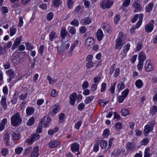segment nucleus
<instances>
[{
	"label": "nucleus",
	"instance_id": "nucleus-1",
	"mask_svg": "<svg viewBox=\"0 0 157 157\" xmlns=\"http://www.w3.org/2000/svg\"><path fill=\"white\" fill-rule=\"evenodd\" d=\"M21 121L22 119L18 112L13 114L11 117V124L13 126L16 127L19 125L21 124Z\"/></svg>",
	"mask_w": 157,
	"mask_h": 157
},
{
	"label": "nucleus",
	"instance_id": "nucleus-2",
	"mask_svg": "<svg viewBox=\"0 0 157 157\" xmlns=\"http://www.w3.org/2000/svg\"><path fill=\"white\" fill-rule=\"evenodd\" d=\"M143 17V14L141 13L140 14L139 21L135 26H133L131 28L130 30L131 33H134L135 32V29L138 28L140 26L142 23Z\"/></svg>",
	"mask_w": 157,
	"mask_h": 157
},
{
	"label": "nucleus",
	"instance_id": "nucleus-3",
	"mask_svg": "<svg viewBox=\"0 0 157 157\" xmlns=\"http://www.w3.org/2000/svg\"><path fill=\"white\" fill-rule=\"evenodd\" d=\"M113 3V2L112 1L104 0L101 4V6L103 9L105 8L109 9L110 8Z\"/></svg>",
	"mask_w": 157,
	"mask_h": 157
},
{
	"label": "nucleus",
	"instance_id": "nucleus-4",
	"mask_svg": "<svg viewBox=\"0 0 157 157\" xmlns=\"http://www.w3.org/2000/svg\"><path fill=\"white\" fill-rule=\"evenodd\" d=\"M154 23V21L153 20H151L150 22H149L145 26L144 29L145 31L148 33L151 32L153 29Z\"/></svg>",
	"mask_w": 157,
	"mask_h": 157
},
{
	"label": "nucleus",
	"instance_id": "nucleus-5",
	"mask_svg": "<svg viewBox=\"0 0 157 157\" xmlns=\"http://www.w3.org/2000/svg\"><path fill=\"white\" fill-rule=\"evenodd\" d=\"M39 134L36 133H34L31 136L30 138L26 140V142L29 144H32L36 140L40 137Z\"/></svg>",
	"mask_w": 157,
	"mask_h": 157
},
{
	"label": "nucleus",
	"instance_id": "nucleus-6",
	"mask_svg": "<svg viewBox=\"0 0 157 157\" xmlns=\"http://www.w3.org/2000/svg\"><path fill=\"white\" fill-rule=\"evenodd\" d=\"M140 0H134V2L132 4V6L136 9L134 10V12H137L141 11L142 7L140 4Z\"/></svg>",
	"mask_w": 157,
	"mask_h": 157
},
{
	"label": "nucleus",
	"instance_id": "nucleus-7",
	"mask_svg": "<svg viewBox=\"0 0 157 157\" xmlns=\"http://www.w3.org/2000/svg\"><path fill=\"white\" fill-rule=\"evenodd\" d=\"M130 46V44L129 43H128L124 47L123 50L122 51L120 55L121 58H122L126 56L127 52L129 50Z\"/></svg>",
	"mask_w": 157,
	"mask_h": 157
},
{
	"label": "nucleus",
	"instance_id": "nucleus-8",
	"mask_svg": "<svg viewBox=\"0 0 157 157\" xmlns=\"http://www.w3.org/2000/svg\"><path fill=\"white\" fill-rule=\"evenodd\" d=\"M6 73L9 75V78L8 79V82H10L15 77V75L14 71L12 69H10L6 71Z\"/></svg>",
	"mask_w": 157,
	"mask_h": 157
},
{
	"label": "nucleus",
	"instance_id": "nucleus-9",
	"mask_svg": "<svg viewBox=\"0 0 157 157\" xmlns=\"http://www.w3.org/2000/svg\"><path fill=\"white\" fill-rule=\"evenodd\" d=\"M10 138V133L9 132L6 131L4 133L3 139L5 142L6 145L7 146L10 145L9 142Z\"/></svg>",
	"mask_w": 157,
	"mask_h": 157
},
{
	"label": "nucleus",
	"instance_id": "nucleus-10",
	"mask_svg": "<svg viewBox=\"0 0 157 157\" xmlns=\"http://www.w3.org/2000/svg\"><path fill=\"white\" fill-rule=\"evenodd\" d=\"M145 70L148 72L151 71L153 69V67L151 64L150 61L148 60H147L145 62Z\"/></svg>",
	"mask_w": 157,
	"mask_h": 157
},
{
	"label": "nucleus",
	"instance_id": "nucleus-11",
	"mask_svg": "<svg viewBox=\"0 0 157 157\" xmlns=\"http://www.w3.org/2000/svg\"><path fill=\"white\" fill-rule=\"evenodd\" d=\"M92 19L89 17H87L81 19L80 21L81 24L84 25H89L91 23Z\"/></svg>",
	"mask_w": 157,
	"mask_h": 157
},
{
	"label": "nucleus",
	"instance_id": "nucleus-12",
	"mask_svg": "<svg viewBox=\"0 0 157 157\" xmlns=\"http://www.w3.org/2000/svg\"><path fill=\"white\" fill-rule=\"evenodd\" d=\"M39 147L37 146L35 147L30 154V157H38L39 155Z\"/></svg>",
	"mask_w": 157,
	"mask_h": 157
},
{
	"label": "nucleus",
	"instance_id": "nucleus-13",
	"mask_svg": "<svg viewBox=\"0 0 157 157\" xmlns=\"http://www.w3.org/2000/svg\"><path fill=\"white\" fill-rule=\"evenodd\" d=\"M77 94L76 93H73L70 95V103L72 105H74L76 99Z\"/></svg>",
	"mask_w": 157,
	"mask_h": 157
},
{
	"label": "nucleus",
	"instance_id": "nucleus-14",
	"mask_svg": "<svg viewBox=\"0 0 157 157\" xmlns=\"http://www.w3.org/2000/svg\"><path fill=\"white\" fill-rule=\"evenodd\" d=\"M123 46L122 40L120 38H117L116 40L115 48L120 50Z\"/></svg>",
	"mask_w": 157,
	"mask_h": 157
},
{
	"label": "nucleus",
	"instance_id": "nucleus-15",
	"mask_svg": "<svg viewBox=\"0 0 157 157\" xmlns=\"http://www.w3.org/2000/svg\"><path fill=\"white\" fill-rule=\"evenodd\" d=\"M21 37L20 36L18 38L15 40L12 48V49L13 50L16 48L17 47L21 44Z\"/></svg>",
	"mask_w": 157,
	"mask_h": 157
},
{
	"label": "nucleus",
	"instance_id": "nucleus-16",
	"mask_svg": "<svg viewBox=\"0 0 157 157\" xmlns=\"http://www.w3.org/2000/svg\"><path fill=\"white\" fill-rule=\"evenodd\" d=\"M94 42V38L92 37H88L85 42V45L87 47H90L93 44Z\"/></svg>",
	"mask_w": 157,
	"mask_h": 157
},
{
	"label": "nucleus",
	"instance_id": "nucleus-17",
	"mask_svg": "<svg viewBox=\"0 0 157 157\" xmlns=\"http://www.w3.org/2000/svg\"><path fill=\"white\" fill-rule=\"evenodd\" d=\"M6 98L5 96H3L2 97L1 101V104L3 109L5 110L7 108V105L6 103Z\"/></svg>",
	"mask_w": 157,
	"mask_h": 157
},
{
	"label": "nucleus",
	"instance_id": "nucleus-18",
	"mask_svg": "<svg viewBox=\"0 0 157 157\" xmlns=\"http://www.w3.org/2000/svg\"><path fill=\"white\" fill-rule=\"evenodd\" d=\"M154 125L151 124L150 125H147L145 126V129L144 132L145 133L144 135L145 136H147L148 134L150 131H151L153 127L154 126Z\"/></svg>",
	"mask_w": 157,
	"mask_h": 157
},
{
	"label": "nucleus",
	"instance_id": "nucleus-19",
	"mask_svg": "<svg viewBox=\"0 0 157 157\" xmlns=\"http://www.w3.org/2000/svg\"><path fill=\"white\" fill-rule=\"evenodd\" d=\"M79 145L77 143H74L72 144L71 147V151L74 152L78 151L79 149Z\"/></svg>",
	"mask_w": 157,
	"mask_h": 157
},
{
	"label": "nucleus",
	"instance_id": "nucleus-20",
	"mask_svg": "<svg viewBox=\"0 0 157 157\" xmlns=\"http://www.w3.org/2000/svg\"><path fill=\"white\" fill-rule=\"evenodd\" d=\"M46 119V117L44 116L40 120V124H41V126L39 127L36 129V132L37 133H41L42 131V124L43 122Z\"/></svg>",
	"mask_w": 157,
	"mask_h": 157
},
{
	"label": "nucleus",
	"instance_id": "nucleus-21",
	"mask_svg": "<svg viewBox=\"0 0 157 157\" xmlns=\"http://www.w3.org/2000/svg\"><path fill=\"white\" fill-rule=\"evenodd\" d=\"M49 39L51 41H52L57 37V34L54 31H52L49 34Z\"/></svg>",
	"mask_w": 157,
	"mask_h": 157
},
{
	"label": "nucleus",
	"instance_id": "nucleus-22",
	"mask_svg": "<svg viewBox=\"0 0 157 157\" xmlns=\"http://www.w3.org/2000/svg\"><path fill=\"white\" fill-rule=\"evenodd\" d=\"M97 37L98 40L100 41L102 40L104 35L101 29H99L96 33Z\"/></svg>",
	"mask_w": 157,
	"mask_h": 157
},
{
	"label": "nucleus",
	"instance_id": "nucleus-23",
	"mask_svg": "<svg viewBox=\"0 0 157 157\" xmlns=\"http://www.w3.org/2000/svg\"><path fill=\"white\" fill-rule=\"evenodd\" d=\"M18 58V55L17 52L13 53L11 56V59L14 63H17L19 62V61H17Z\"/></svg>",
	"mask_w": 157,
	"mask_h": 157
},
{
	"label": "nucleus",
	"instance_id": "nucleus-24",
	"mask_svg": "<svg viewBox=\"0 0 157 157\" xmlns=\"http://www.w3.org/2000/svg\"><path fill=\"white\" fill-rule=\"evenodd\" d=\"M135 85L138 88L140 89L143 87L144 84L142 81L141 79H139L136 81Z\"/></svg>",
	"mask_w": 157,
	"mask_h": 157
},
{
	"label": "nucleus",
	"instance_id": "nucleus-25",
	"mask_svg": "<svg viewBox=\"0 0 157 157\" xmlns=\"http://www.w3.org/2000/svg\"><path fill=\"white\" fill-rule=\"evenodd\" d=\"M59 143V142L57 140L52 141L49 144V147L51 148L55 147L58 146Z\"/></svg>",
	"mask_w": 157,
	"mask_h": 157
},
{
	"label": "nucleus",
	"instance_id": "nucleus-26",
	"mask_svg": "<svg viewBox=\"0 0 157 157\" xmlns=\"http://www.w3.org/2000/svg\"><path fill=\"white\" fill-rule=\"evenodd\" d=\"M154 4L152 2H151L148 4L146 8V11L147 13L150 12L152 10Z\"/></svg>",
	"mask_w": 157,
	"mask_h": 157
},
{
	"label": "nucleus",
	"instance_id": "nucleus-27",
	"mask_svg": "<svg viewBox=\"0 0 157 157\" xmlns=\"http://www.w3.org/2000/svg\"><path fill=\"white\" fill-rule=\"evenodd\" d=\"M126 149L127 151H130L135 149V147L132 143H128L127 144Z\"/></svg>",
	"mask_w": 157,
	"mask_h": 157
},
{
	"label": "nucleus",
	"instance_id": "nucleus-28",
	"mask_svg": "<svg viewBox=\"0 0 157 157\" xmlns=\"http://www.w3.org/2000/svg\"><path fill=\"white\" fill-rule=\"evenodd\" d=\"M70 45V44L68 43H67L65 45L61 47L59 49H58V50L59 51L60 50L63 52L67 51Z\"/></svg>",
	"mask_w": 157,
	"mask_h": 157
},
{
	"label": "nucleus",
	"instance_id": "nucleus-29",
	"mask_svg": "<svg viewBox=\"0 0 157 157\" xmlns=\"http://www.w3.org/2000/svg\"><path fill=\"white\" fill-rule=\"evenodd\" d=\"M61 3V0H53L52 2L53 6L55 7H58Z\"/></svg>",
	"mask_w": 157,
	"mask_h": 157
},
{
	"label": "nucleus",
	"instance_id": "nucleus-30",
	"mask_svg": "<svg viewBox=\"0 0 157 157\" xmlns=\"http://www.w3.org/2000/svg\"><path fill=\"white\" fill-rule=\"evenodd\" d=\"M34 112V109L33 107L28 108L26 109V114L28 116L32 114Z\"/></svg>",
	"mask_w": 157,
	"mask_h": 157
},
{
	"label": "nucleus",
	"instance_id": "nucleus-31",
	"mask_svg": "<svg viewBox=\"0 0 157 157\" xmlns=\"http://www.w3.org/2000/svg\"><path fill=\"white\" fill-rule=\"evenodd\" d=\"M32 147L31 146L27 147L24 151V155L25 156L27 155L32 151Z\"/></svg>",
	"mask_w": 157,
	"mask_h": 157
},
{
	"label": "nucleus",
	"instance_id": "nucleus-32",
	"mask_svg": "<svg viewBox=\"0 0 157 157\" xmlns=\"http://www.w3.org/2000/svg\"><path fill=\"white\" fill-rule=\"evenodd\" d=\"M121 151L119 149H117L116 150H115L113 152L111 155V157H117L118 156L120 153Z\"/></svg>",
	"mask_w": 157,
	"mask_h": 157
},
{
	"label": "nucleus",
	"instance_id": "nucleus-33",
	"mask_svg": "<svg viewBox=\"0 0 157 157\" xmlns=\"http://www.w3.org/2000/svg\"><path fill=\"white\" fill-rule=\"evenodd\" d=\"M53 113L55 114L57 113L59 111L60 109V106L59 104H57L53 106Z\"/></svg>",
	"mask_w": 157,
	"mask_h": 157
},
{
	"label": "nucleus",
	"instance_id": "nucleus-34",
	"mask_svg": "<svg viewBox=\"0 0 157 157\" xmlns=\"http://www.w3.org/2000/svg\"><path fill=\"white\" fill-rule=\"evenodd\" d=\"M61 36L62 39H64L66 36L67 33L64 28H62L61 30Z\"/></svg>",
	"mask_w": 157,
	"mask_h": 157
},
{
	"label": "nucleus",
	"instance_id": "nucleus-35",
	"mask_svg": "<svg viewBox=\"0 0 157 157\" xmlns=\"http://www.w3.org/2000/svg\"><path fill=\"white\" fill-rule=\"evenodd\" d=\"M94 98V96H91L87 97L84 101V102L86 104L90 103L93 100Z\"/></svg>",
	"mask_w": 157,
	"mask_h": 157
},
{
	"label": "nucleus",
	"instance_id": "nucleus-36",
	"mask_svg": "<svg viewBox=\"0 0 157 157\" xmlns=\"http://www.w3.org/2000/svg\"><path fill=\"white\" fill-rule=\"evenodd\" d=\"M139 62L142 61L144 63V60L146 59L145 56L143 53H140L138 56Z\"/></svg>",
	"mask_w": 157,
	"mask_h": 157
},
{
	"label": "nucleus",
	"instance_id": "nucleus-37",
	"mask_svg": "<svg viewBox=\"0 0 157 157\" xmlns=\"http://www.w3.org/2000/svg\"><path fill=\"white\" fill-rule=\"evenodd\" d=\"M100 146L102 149L105 148L107 145V142L105 140H102L100 142Z\"/></svg>",
	"mask_w": 157,
	"mask_h": 157
},
{
	"label": "nucleus",
	"instance_id": "nucleus-38",
	"mask_svg": "<svg viewBox=\"0 0 157 157\" xmlns=\"http://www.w3.org/2000/svg\"><path fill=\"white\" fill-rule=\"evenodd\" d=\"M34 118L32 117L29 119L28 121L26 124L28 126H30L33 125L34 123Z\"/></svg>",
	"mask_w": 157,
	"mask_h": 157
},
{
	"label": "nucleus",
	"instance_id": "nucleus-39",
	"mask_svg": "<svg viewBox=\"0 0 157 157\" xmlns=\"http://www.w3.org/2000/svg\"><path fill=\"white\" fill-rule=\"evenodd\" d=\"M17 29L14 26H12L10 28V36H12L14 35L16 33Z\"/></svg>",
	"mask_w": 157,
	"mask_h": 157
},
{
	"label": "nucleus",
	"instance_id": "nucleus-40",
	"mask_svg": "<svg viewBox=\"0 0 157 157\" xmlns=\"http://www.w3.org/2000/svg\"><path fill=\"white\" fill-rule=\"evenodd\" d=\"M12 137L13 139L17 140L20 138V135L19 134L13 132L12 134Z\"/></svg>",
	"mask_w": 157,
	"mask_h": 157
},
{
	"label": "nucleus",
	"instance_id": "nucleus-41",
	"mask_svg": "<svg viewBox=\"0 0 157 157\" xmlns=\"http://www.w3.org/2000/svg\"><path fill=\"white\" fill-rule=\"evenodd\" d=\"M94 66V63L92 61L88 62L86 64V66L88 69L92 68Z\"/></svg>",
	"mask_w": 157,
	"mask_h": 157
},
{
	"label": "nucleus",
	"instance_id": "nucleus-42",
	"mask_svg": "<svg viewBox=\"0 0 157 157\" xmlns=\"http://www.w3.org/2000/svg\"><path fill=\"white\" fill-rule=\"evenodd\" d=\"M47 78L49 81V83L50 84H52L55 82H56L57 79H52V78L49 76L48 75L47 77Z\"/></svg>",
	"mask_w": 157,
	"mask_h": 157
},
{
	"label": "nucleus",
	"instance_id": "nucleus-43",
	"mask_svg": "<svg viewBox=\"0 0 157 157\" xmlns=\"http://www.w3.org/2000/svg\"><path fill=\"white\" fill-rule=\"evenodd\" d=\"M149 141L148 138H145L140 142V144L141 145H146L148 144Z\"/></svg>",
	"mask_w": 157,
	"mask_h": 157
},
{
	"label": "nucleus",
	"instance_id": "nucleus-44",
	"mask_svg": "<svg viewBox=\"0 0 157 157\" xmlns=\"http://www.w3.org/2000/svg\"><path fill=\"white\" fill-rule=\"evenodd\" d=\"M102 28L107 32H109L110 31L111 28L109 25L104 24L102 25Z\"/></svg>",
	"mask_w": 157,
	"mask_h": 157
},
{
	"label": "nucleus",
	"instance_id": "nucleus-45",
	"mask_svg": "<svg viewBox=\"0 0 157 157\" xmlns=\"http://www.w3.org/2000/svg\"><path fill=\"white\" fill-rule=\"evenodd\" d=\"M110 134V131L109 129L106 128L103 131V136L104 137H107Z\"/></svg>",
	"mask_w": 157,
	"mask_h": 157
},
{
	"label": "nucleus",
	"instance_id": "nucleus-46",
	"mask_svg": "<svg viewBox=\"0 0 157 157\" xmlns=\"http://www.w3.org/2000/svg\"><path fill=\"white\" fill-rule=\"evenodd\" d=\"M23 149L22 147H18L15 149V153L17 154H20L22 152Z\"/></svg>",
	"mask_w": 157,
	"mask_h": 157
},
{
	"label": "nucleus",
	"instance_id": "nucleus-47",
	"mask_svg": "<svg viewBox=\"0 0 157 157\" xmlns=\"http://www.w3.org/2000/svg\"><path fill=\"white\" fill-rule=\"evenodd\" d=\"M121 112L122 115L124 116L128 115L130 113L129 111L127 109H122Z\"/></svg>",
	"mask_w": 157,
	"mask_h": 157
},
{
	"label": "nucleus",
	"instance_id": "nucleus-48",
	"mask_svg": "<svg viewBox=\"0 0 157 157\" xmlns=\"http://www.w3.org/2000/svg\"><path fill=\"white\" fill-rule=\"evenodd\" d=\"M157 111V106L154 105L152 106V108L150 110L151 114L152 115H154Z\"/></svg>",
	"mask_w": 157,
	"mask_h": 157
},
{
	"label": "nucleus",
	"instance_id": "nucleus-49",
	"mask_svg": "<svg viewBox=\"0 0 157 157\" xmlns=\"http://www.w3.org/2000/svg\"><path fill=\"white\" fill-rule=\"evenodd\" d=\"M125 87V86L124 83L122 82H120L119 83L117 86V88L118 91L124 89Z\"/></svg>",
	"mask_w": 157,
	"mask_h": 157
},
{
	"label": "nucleus",
	"instance_id": "nucleus-50",
	"mask_svg": "<svg viewBox=\"0 0 157 157\" xmlns=\"http://www.w3.org/2000/svg\"><path fill=\"white\" fill-rule=\"evenodd\" d=\"M58 92L56 89L52 90L51 92V96L52 97H56L58 94Z\"/></svg>",
	"mask_w": 157,
	"mask_h": 157
},
{
	"label": "nucleus",
	"instance_id": "nucleus-51",
	"mask_svg": "<svg viewBox=\"0 0 157 157\" xmlns=\"http://www.w3.org/2000/svg\"><path fill=\"white\" fill-rule=\"evenodd\" d=\"M108 101L104 99H101L99 101L100 105L103 107H104L105 105L107 103Z\"/></svg>",
	"mask_w": 157,
	"mask_h": 157
},
{
	"label": "nucleus",
	"instance_id": "nucleus-52",
	"mask_svg": "<svg viewBox=\"0 0 157 157\" xmlns=\"http://www.w3.org/2000/svg\"><path fill=\"white\" fill-rule=\"evenodd\" d=\"M122 124L120 122H118L115 124V128L117 129H120L122 128Z\"/></svg>",
	"mask_w": 157,
	"mask_h": 157
},
{
	"label": "nucleus",
	"instance_id": "nucleus-53",
	"mask_svg": "<svg viewBox=\"0 0 157 157\" xmlns=\"http://www.w3.org/2000/svg\"><path fill=\"white\" fill-rule=\"evenodd\" d=\"M6 46H4L3 48L0 46V55L4 54L6 52Z\"/></svg>",
	"mask_w": 157,
	"mask_h": 157
},
{
	"label": "nucleus",
	"instance_id": "nucleus-54",
	"mask_svg": "<svg viewBox=\"0 0 157 157\" xmlns=\"http://www.w3.org/2000/svg\"><path fill=\"white\" fill-rule=\"evenodd\" d=\"M85 107V105L83 103H81L79 104L78 106V109L79 110L82 111Z\"/></svg>",
	"mask_w": 157,
	"mask_h": 157
},
{
	"label": "nucleus",
	"instance_id": "nucleus-55",
	"mask_svg": "<svg viewBox=\"0 0 157 157\" xmlns=\"http://www.w3.org/2000/svg\"><path fill=\"white\" fill-rule=\"evenodd\" d=\"M70 24L72 25L77 26L79 25V23L77 19H75L70 22Z\"/></svg>",
	"mask_w": 157,
	"mask_h": 157
},
{
	"label": "nucleus",
	"instance_id": "nucleus-56",
	"mask_svg": "<svg viewBox=\"0 0 157 157\" xmlns=\"http://www.w3.org/2000/svg\"><path fill=\"white\" fill-rule=\"evenodd\" d=\"M54 14L52 12H49L47 15V19L48 21H51L53 18Z\"/></svg>",
	"mask_w": 157,
	"mask_h": 157
},
{
	"label": "nucleus",
	"instance_id": "nucleus-57",
	"mask_svg": "<svg viewBox=\"0 0 157 157\" xmlns=\"http://www.w3.org/2000/svg\"><path fill=\"white\" fill-rule=\"evenodd\" d=\"M9 151L7 149L5 148L1 151L2 155L4 156H6L8 153Z\"/></svg>",
	"mask_w": 157,
	"mask_h": 157
},
{
	"label": "nucleus",
	"instance_id": "nucleus-58",
	"mask_svg": "<svg viewBox=\"0 0 157 157\" xmlns=\"http://www.w3.org/2000/svg\"><path fill=\"white\" fill-rule=\"evenodd\" d=\"M116 85V83H114L113 84H112L111 85V87L110 88V90L111 91V93L112 94H113L114 93L115 90V87Z\"/></svg>",
	"mask_w": 157,
	"mask_h": 157
},
{
	"label": "nucleus",
	"instance_id": "nucleus-59",
	"mask_svg": "<svg viewBox=\"0 0 157 157\" xmlns=\"http://www.w3.org/2000/svg\"><path fill=\"white\" fill-rule=\"evenodd\" d=\"M19 22L18 24V26L20 28L22 26L23 24V18L22 17H19Z\"/></svg>",
	"mask_w": 157,
	"mask_h": 157
},
{
	"label": "nucleus",
	"instance_id": "nucleus-60",
	"mask_svg": "<svg viewBox=\"0 0 157 157\" xmlns=\"http://www.w3.org/2000/svg\"><path fill=\"white\" fill-rule=\"evenodd\" d=\"M99 144L98 142H96L94 147V151L97 152L99 150Z\"/></svg>",
	"mask_w": 157,
	"mask_h": 157
},
{
	"label": "nucleus",
	"instance_id": "nucleus-61",
	"mask_svg": "<svg viewBox=\"0 0 157 157\" xmlns=\"http://www.w3.org/2000/svg\"><path fill=\"white\" fill-rule=\"evenodd\" d=\"M129 90L128 89H126L122 92V95L126 98L128 94Z\"/></svg>",
	"mask_w": 157,
	"mask_h": 157
},
{
	"label": "nucleus",
	"instance_id": "nucleus-62",
	"mask_svg": "<svg viewBox=\"0 0 157 157\" xmlns=\"http://www.w3.org/2000/svg\"><path fill=\"white\" fill-rule=\"evenodd\" d=\"M116 67V65L115 64H113L110 68L109 73L110 74H113L115 70Z\"/></svg>",
	"mask_w": 157,
	"mask_h": 157
},
{
	"label": "nucleus",
	"instance_id": "nucleus-63",
	"mask_svg": "<svg viewBox=\"0 0 157 157\" xmlns=\"http://www.w3.org/2000/svg\"><path fill=\"white\" fill-rule=\"evenodd\" d=\"M106 88V84L105 83L103 82L102 83L101 85V92L104 91Z\"/></svg>",
	"mask_w": 157,
	"mask_h": 157
},
{
	"label": "nucleus",
	"instance_id": "nucleus-64",
	"mask_svg": "<svg viewBox=\"0 0 157 157\" xmlns=\"http://www.w3.org/2000/svg\"><path fill=\"white\" fill-rule=\"evenodd\" d=\"M143 66V62L142 61L139 62L138 64L137 65V67L138 70L140 71L142 70Z\"/></svg>",
	"mask_w": 157,
	"mask_h": 157
}]
</instances>
